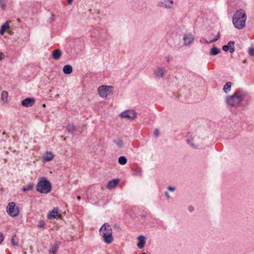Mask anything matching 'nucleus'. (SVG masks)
<instances>
[{"instance_id":"4c0bfd02","label":"nucleus","mask_w":254,"mask_h":254,"mask_svg":"<svg viewBox=\"0 0 254 254\" xmlns=\"http://www.w3.org/2000/svg\"><path fill=\"white\" fill-rule=\"evenodd\" d=\"M165 59H166V61H167L168 63H169V62H170V59H170V57L169 56H166V57H165Z\"/></svg>"},{"instance_id":"39448f33","label":"nucleus","mask_w":254,"mask_h":254,"mask_svg":"<svg viewBox=\"0 0 254 254\" xmlns=\"http://www.w3.org/2000/svg\"><path fill=\"white\" fill-rule=\"evenodd\" d=\"M6 211L8 214L12 217L16 216L19 213V209L15 206V203L13 202H9L8 204Z\"/></svg>"},{"instance_id":"79ce46f5","label":"nucleus","mask_w":254,"mask_h":254,"mask_svg":"<svg viewBox=\"0 0 254 254\" xmlns=\"http://www.w3.org/2000/svg\"><path fill=\"white\" fill-rule=\"evenodd\" d=\"M1 2H3L2 0H0V4H1Z\"/></svg>"},{"instance_id":"4be33fe9","label":"nucleus","mask_w":254,"mask_h":254,"mask_svg":"<svg viewBox=\"0 0 254 254\" xmlns=\"http://www.w3.org/2000/svg\"><path fill=\"white\" fill-rule=\"evenodd\" d=\"M66 128L67 131L69 133H73L76 130V127L72 124H68Z\"/></svg>"},{"instance_id":"37998d69","label":"nucleus","mask_w":254,"mask_h":254,"mask_svg":"<svg viewBox=\"0 0 254 254\" xmlns=\"http://www.w3.org/2000/svg\"><path fill=\"white\" fill-rule=\"evenodd\" d=\"M142 254H147V253H142Z\"/></svg>"},{"instance_id":"4468645a","label":"nucleus","mask_w":254,"mask_h":254,"mask_svg":"<svg viewBox=\"0 0 254 254\" xmlns=\"http://www.w3.org/2000/svg\"><path fill=\"white\" fill-rule=\"evenodd\" d=\"M62 56V51L60 49H56L52 53V58L55 60H59Z\"/></svg>"},{"instance_id":"9b49d317","label":"nucleus","mask_w":254,"mask_h":254,"mask_svg":"<svg viewBox=\"0 0 254 254\" xmlns=\"http://www.w3.org/2000/svg\"><path fill=\"white\" fill-rule=\"evenodd\" d=\"M194 40V37L191 33L185 34L183 37L184 45L188 46L191 45Z\"/></svg>"},{"instance_id":"5701e85b","label":"nucleus","mask_w":254,"mask_h":254,"mask_svg":"<svg viewBox=\"0 0 254 254\" xmlns=\"http://www.w3.org/2000/svg\"><path fill=\"white\" fill-rule=\"evenodd\" d=\"M114 142L120 148L123 147L124 146V143L122 139L120 138L115 139L114 140Z\"/></svg>"},{"instance_id":"20e7f679","label":"nucleus","mask_w":254,"mask_h":254,"mask_svg":"<svg viewBox=\"0 0 254 254\" xmlns=\"http://www.w3.org/2000/svg\"><path fill=\"white\" fill-rule=\"evenodd\" d=\"M36 190L41 193L47 194L52 190L51 183L45 178H41L36 186Z\"/></svg>"},{"instance_id":"423d86ee","label":"nucleus","mask_w":254,"mask_h":254,"mask_svg":"<svg viewBox=\"0 0 254 254\" xmlns=\"http://www.w3.org/2000/svg\"><path fill=\"white\" fill-rule=\"evenodd\" d=\"M166 69L163 65L157 66L154 70L155 77L158 79L163 78L166 73Z\"/></svg>"},{"instance_id":"a211bd4d","label":"nucleus","mask_w":254,"mask_h":254,"mask_svg":"<svg viewBox=\"0 0 254 254\" xmlns=\"http://www.w3.org/2000/svg\"><path fill=\"white\" fill-rule=\"evenodd\" d=\"M10 27L9 25V22L6 21L1 26L0 30V34L3 35L6 30L9 29Z\"/></svg>"},{"instance_id":"f704fd0d","label":"nucleus","mask_w":254,"mask_h":254,"mask_svg":"<svg viewBox=\"0 0 254 254\" xmlns=\"http://www.w3.org/2000/svg\"><path fill=\"white\" fill-rule=\"evenodd\" d=\"M0 5L3 10H4L6 7V4L4 2H1Z\"/></svg>"},{"instance_id":"ddd939ff","label":"nucleus","mask_w":254,"mask_h":254,"mask_svg":"<svg viewBox=\"0 0 254 254\" xmlns=\"http://www.w3.org/2000/svg\"><path fill=\"white\" fill-rule=\"evenodd\" d=\"M234 43L235 42L233 41L229 42L227 45H224L222 47L223 50L226 52L229 50L230 53H233L235 51Z\"/></svg>"},{"instance_id":"aec40b11","label":"nucleus","mask_w":254,"mask_h":254,"mask_svg":"<svg viewBox=\"0 0 254 254\" xmlns=\"http://www.w3.org/2000/svg\"><path fill=\"white\" fill-rule=\"evenodd\" d=\"M63 72L66 74H70L72 71V67L69 64H66L63 67Z\"/></svg>"},{"instance_id":"a19ab883","label":"nucleus","mask_w":254,"mask_h":254,"mask_svg":"<svg viewBox=\"0 0 254 254\" xmlns=\"http://www.w3.org/2000/svg\"><path fill=\"white\" fill-rule=\"evenodd\" d=\"M77 199H78V200H80V198H81V197H80V196H78L77 197Z\"/></svg>"},{"instance_id":"1a4fd4ad","label":"nucleus","mask_w":254,"mask_h":254,"mask_svg":"<svg viewBox=\"0 0 254 254\" xmlns=\"http://www.w3.org/2000/svg\"><path fill=\"white\" fill-rule=\"evenodd\" d=\"M120 116L122 118H127L129 120H134L136 117V113L132 110H127L122 112Z\"/></svg>"},{"instance_id":"58836bf2","label":"nucleus","mask_w":254,"mask_h":254,"mask_svg":"<svg viewBox=\"0 0 254 254\" xmlns=\"http://www.w3.org/2000/svg\"><path fill=\"white\" fill-rule=\"evenodd\" d=\"M69 4L71 5L72 3L73 0H66Z\"/></svg>"},{"instance_id":"412c9836","label":"nucleus","mask_w":254,"mask_h":254,"mask_svg":"<svg viewBox=\"0 0 254 254\" xmlns=\"http://www.w3.org/2000/svg\"><path fill=\"white\" fill-rule=\"evenodd\" d=\"M232 83L231 82H227L223 87V90L226 93H228L230 91L231 89Z\"/></svg>"},{"instance_id":"c85d7f7f","label":"nucleus","mask_w":254,"mask_h":254,"mask_svg":"<svg viewBox=\"0 0 254 254\" xmlns=\"http://www.w3.org/2000/svg\"><path fill=\"white\" fill-rule=\"evenodd\" d=\"M34 187V185L32 184H28L27 186L25 187L26 188V190H27V191L31 190Z\"/></svg>"},{"instance_id":"ea45409f","label":"nucleus","mask_w":254,"mask_h":254,"mask_svg":"<svg viewBox=\"0 0 254 254\" xmlns=\"http://www.w3.org/2000/svg\"><path fill=\"white\" fill-rule=\"evenodd\" d=\"M22 191H23V192H25V191H27V190H26V188H25V187H23V188H22Z\"/></svg>"},{"instance_id":"72a5a7b5","label":"nucleus","mask_w":254,"mask_h":254,"mask_svg":"<svg viewBox=\"0 0 254 254\" xmlns=\"http://www.w3.org/2000/svg\"><path fill=\"white\" fill-rule=\"evenodd\" d=\"M4 58H5V56H4V54L2 52L0 53V61L4 59Z\"/></svg>"},{"instance_id":"c756f323","label":"nucleus","mask_w":254,"mask_h":254,"mask_svg":"<svg viewBox=\"0 0 254 254\" xmlns=\"http://www.w3.org/2000/svg\"><path fill=\"white\" fill-rule=\"evenodd\" d=\"M153 135L155 137H158L160 135V131L158 129H155L153 131Z\"/></svg>"},{"instance_id":"c9c22d12","label":"nucleus","mask_w":254,"mask_h":254,"mask_svg":"<svg viewBox=\"0 0 254 254\" xmlns=\"http://www.w3.org/2000/svg\"><path fill=\"white\" fill-rule=\"evenodd\" d=\"M3 240V237H2V234L0 233V244L2 243Z\"/></svg>"},{"instance_id":"f257e3e1","label":"nucleus","mask_w":254,"mask_h":254,"mask_svg":"<svg viewBox=\"0 0 254 254\" xmlns=\"http://www.w3.org/2000/svg\"><path fill=\"white\" fill-rule=\"evenodd\" d=\"M246 96V93L243 91H236L233 94L226 97L225 102L228 107L237 108L241 106Z\"/></svg>"},{"instance_id":"e433bc0d","label":"nucleus","mask_w":254,"mask_h":254,"mask_svg":"<svg viewBox=\"0 0 254 254\" xmlns=\"http://www.w3.org/2000/svg\"><path fill=\"white\" fill-rule=\"evenodd\" d=\"M165 196L167 197V199H169V198H170V195L169 194L168 192H167V191H165Z\"/></svg>"},{"instance_id":"7ed1b4c3","label":"nucleus","mask_w":254,"mask_h":254,"mask_svg":"<svg viewBox=\"0 0 254 254\" xmlns=\"http://www.w3.org/2000/svg\"><path fill=\"white\" fill-rule=\"evenodd\" d=\"M99 232L106 243L109 244L113 242V230L111 226L108 223L104 224L100 228Z\"/></svg>"},{"instance_id":"6e6552de","label":"nucleus","mask_w":254,"mask_h":254,"mask_svg":"<svg viewBox=\"0 0 254 254\" xmlns=\"http://www.w3.org/2000/svg\"><path fill=\"white\" fill-rule=\"evenodd\" d=\"M61 217V211L58 207H55L53 209L49 211L47 215V218L49 219L52 220L58 219Z\"/></svg>"},{"instance_id":"f03ea898","label":"nucleus","mask_w":254,"mask_h":254,"mask_svg":"<svg viewBox=\"0 0 254 254\" xmlns=\"http://www.w3.org/2000/svg\"><path fill=\"white\" fill-rule=\"evenodd\" d=\"M246 19V11L243 9H239L234 13L232 17V22L236 28L241 30L245 27Z\"/></svg>"},{"instance_id":"a878e982","label":"nucleus","mask_w":254,"mask_h":254,"mask_svg":"<svg viewBox=\"0 0 254 254\" xmlns=\"http://www.w3.org/2000/svg\"><path fill=\"white\" fill-rule=\"evenodd\" d=\"M119 163L121 165H125L127 163V159L125 156H121L118 159Z\"/></svg>"},{"instance_id":"9d476101","label":"nucleus","mask_w":254,"mask_h":254,"mask_svg":"<svg viewBox=\"0 0 254 254\" xmlns=\"http://www.w3.org/2000/svg\"><path fill=\"white\" fill-rule=\"evenodd\" d=\"M173 0H163L158 3L157 5L167 9H172L173 8Z\"/></svg>"},{"instance_id":"0eeeda50","label":"nucleus","mask_w":254,"mask_h":254,"mask_svg":"<svg viewBox=\"0 0 254 254\" xmlns=\"http://www.w3.org/2000/svg\"><path fill=\"white\" fill-rule=\"evenodd\" d=\"M113 87L111 86L102 85L99 87L98 92L99 96L103 98H106L108 95L110 89H112Z\"/></svg>"},{"instance_id":"f8f14e48","label":"nucleus","mask_w":254,"mask_h":254,"mask_svg":"<svg viewBox=\"0 0 254 254\" xmlns=\"http://www.w3.org/2000/svg\"><path fill=\"white\" fill-rule=\"evenodd\" d=\"M35 102V99L32 98H26L22 100L21 104L24 107H31L34 104Z\"/></svg>"},{"instance_id":"2eb2a0df","label":"nucleus","mask_w":254,"mask_h":254,"mask_svg":"<svg viewBox=\"0 0 254 254\" xmlns=\"http://www.w3.org/2000/svg\"><path fill=\"white\" fill-rule=\"evenodd\" d=\"M119 183V179H114L108 183L107 188L109 189L115 188Z\"/></svg>"},{"instance_id":"393cba45","label":"nucleus","mask_w":254,"mask_h":254,"mask_svg":"<svg viewBox=\"0 0 254 254\" xmlns=\"http://www.w3.org/2000/svg\"><path fill=\"white\" fill-rule=\"evenodd\" d=\"M59 249V246L57 244H55L51 247L50 253L53 254H56L57 252L58 251V250Z\"/></svg>"},{"instance_id":"473e14b6","label":"nucleus","mask_w":254,"mask_h":254,"mask_svg":"<svg viewBox=\"0 0 254 254\" xmlns=\"http://www.w3.org/2000/svg\"><path fill=\"white\" fill-rule=\"evenodd\" d=\"M168 189L170 191H172V192H174V191L176 190V188H175V187H171V186L169 187L168 188Z\"/></svg>"},{"instance_id":"bb28decb","label":"nucleus","mask_w":254,"mask_h":254,"mask_svg":"<svg viewBox=\"0 0 254 254\" xmlns=\"http://www.w3.org/2000/svg\"><path fill=\"white\" fill-rule=\"evenodd\" d=\"M16 236L15 235H14L11 239V243L12 245L14 246H18V242L15 241V237Z\"/></svg>"},{"instance_id":"f3484780","label":"nucleus","mask_w":254,"mask_h":254,"mask_svg":"<svg viewBox=\"0 0 254 254\" xmlns=\"http://www.w3.org/2000/svg\"><path fill=\"white\" fill-rule=\"evenodd\" d=\"M54 158V155L51 152H47L43 156V160L44 161H50Z\"/></svg>"},{"instance_id":"cd10ccee","label":"nucleus","mask_w":254,"mask_h":254,"mask_svg":"<svg viewBox=\"0 0 254 254\" xmlns=\"http://www.w3.org/2000/svg\"><path fill=\"white\" fill-rule=\"evenodd\" d=\"M220 38V34L219 33H218V34L217 35V36H216V37L211 40L210 42H208V41H206V43L207 44H209V43H212L213 42H216V41H217Z\"/></svg>"},{"instance_id":"b1692460","label":"nucleus","mask_w":254,"mask_h":254,"mask_svg":"<svg viewBox=\"0 0 254 254\" xmlns=\"http://www.w3.org/2000/svg\"><path fill=\"white\" fill-rule=\"evenodd\" d=\"M7 92L6 91H3L1 93V100L3 103H6L7 102Z\"/></svg>"},{"instance_id":"6ab92c4d","label":"nucleus","mask_w":254,"mask_h":254,"mask_svg":"<svg viewBox=\"0 0 254 254\" xmlns=\"http://www.w3.org/2000/svg\"><path fill=\"white\" fill-rule=\"evenodd\" d=\"M221 53V50L217 47H213L210 50L209 54L211 56H215Z\"/></svg>"},{"instance_id":"7c9ffc66","label":"nucleus","mask_w":254,"mask_h":254,"mask_svg":"<svg viewBox=\"0 0 254 254\" xmlns=\"http://www.w3.org/2000/svg\"><path fill=\"white\" fill-rule=\"evenodd\" d=\"M249 54L251 56H254V48H250L249 49Z\"/></svg>"},{"instance_id":"2f4dec72","label":"nucleus","mask_w":254,"mask_h":254,"mask_svg":"<svg viewBox=\"0 0 254 254\" xmlns=\"http://www.w3.org/2000/svg\"><path fill=\"white\" fill-rule=\"evenodd\" d=\"M44 226H45V222L43 220H41L38 225V226L40 228H43L44 227Z\"/></svg>"},{"instance_id":"dca6fc26","label":"nucleus","mask_w":254,"mask_h":254,"mask_svg":"<svg viewBox=\"0 0 254 254\" xmlns=\"http://www.w3.org/2000/svg\"><path fill=\"white\" fill-rule=\"evenodd\" d=\"M139 242L137 243V247L139 249H142L144 248L145 243V238L143 236H139L138 237Z\"/></svg>"}]
</instances>
